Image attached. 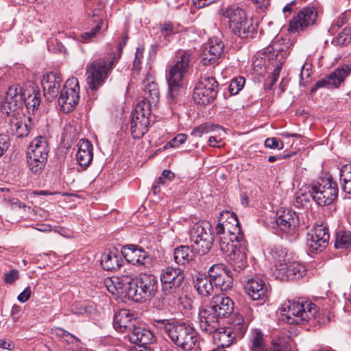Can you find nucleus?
Wrapping results in <instances>:
<instances>
[{
	"mask_svg": "<svg viewBox=\"0 0 351 351\" xmlns=\"http://www.w3.org/2000/svg\"><path fill=\"white\" fill-rule=\"evenodd\" d=\"M215 230L218 235L220 250L224 254L239 245L241 241H245L238 219L233 213L221 212Z\"/></svg>",
	"mask_w": 351,
	"mask_h": 351,
	"instance_id": "f257e3e1",
	"label": "nucleus"
},
{
	"mask_svg": "<svg viewBox=\"0 0 351 351\" xmlns=\"http://www.w3.org/2000/svg\"><path fill=\"white\" fill-rule=\"evenodd\" d=\"M40 102V93L36 89L34 84L25 88L19 85L11 86L1 105V111L3 114L9 115L11 112L15 113L19 108L25 104L29 110L34 111Z\"/></svg>",
	"mask_w": 351,
	"mask_h": 351,
	"instance_id": "f03ea898",
	"label": "nucleus"
},
{
	"mask_svg": "<svg viewBox=\"0 0 351 351\" xmlns=\"http://www.w3.org/2000/svg\"><path fill=\"white\" fill-rule=\"evenodd\" d=\"M192 55L189 52L183 53L172 66L167 80L168 83L167 101L171 109L175 108L177 104L181 101V94L183 89V78L190 66Z\"/></svg>",
	"mask_w": 351,
	"mask_h": 351,
	"instance_id": "7ed1b4c3",
	"label": "nucleus"
},
{
	"mask_svg": "<svg viewBox=\"0 0 351 351\" xmlns=\"http://www.w3.org/2000/svg\"><path fill=\"white\" fill-rule=\"evenodd\" d=\"M154 326L164 329L170 339L184 350H191L196 344L197 332L189 325L172 319H154Z\"/></svg>",
	"mask_w": 351,
	"mask_h": 351,
	"instance_id": "20e7f679",
	"label": "nucleus"
},
{
	"mask_svg": "<svg viewBox=\"0 0 351 351\" xmlns=\"http://www.w3.org/2000/svg\"><path fill=\"white\" fill-rule=\"evenodd\" d=\"M281 313L288 324H302L315 317L316 305L313 303L303 304L288 300L282 304Z\"/></svg>",
	"mask_w": 351,
	"mask_h": 351,
	"instance_id": "39448f33",
	"label": "nucleus"
},
{
	"mask_svg": "<svg viewBox=\"0 0 351 351\" xmlns=\"http://www.w3.org/2000/svg\"><path fill=\"white\" fill-rule=\"evenodd\" d=\"M211 226L206 221H199L193 224L189 232L191 247L198 254H206L212 247L213 237Z\"/></svg>",
	"mask_w": 351,
	"mask_h": 351,
	"instance_id": "423d86ee",
	"label": "nucleus"
},
{
	"mask_svg": "<svg viewBox=\"0 0 351 351\" xmlns=\"http://www.w3.org/2000/svg\"><path fill=\"white\" fill-rule=\"evenodd\" d=\"M114 64V58H103L86 66L87 83L92 90H97L103 84L110 73Z\"/></svg>",
	"mask_w": 351,
	"mask_h": 351,
	"instance_id": "0eeeda50",
	"label": "nucleus"
},
{
	"mask_svg": "<svg viewBox=\"0 0 351 351\" xmlns=\"http://www.w3.org/2000/svg\"><path fill=\"white\" fill-rule=\"evenodd\" d=\"M218 93V82L210 75H204L196 84L193 99L198 105L206 106L213 103Z\"/></svg>",
	"mask_w": 351,
	"mask_h": 351,
	"instance_id": "6e6552de",
	"label": "nucleus"
},
{
	"mask_svg": "<svg viewBox=\"0 0 351 351\" xmlns=\"http://www.w3.org/2000/svg\"><path fill=\"white\" fill-rule=\"evenodd\" d=\"M312 193L314 194V201L319 206H324L331 204L338 195L337 184L331 178L322 180L311 186Z\"/></svg>",
	"mask_w": 351,
	"mask_h": 351,
	"instance_id": "1a4fd4ad",
	"label": "nucleus"
},
{
	"mask_svg": "<svg viewBox=\"0 0 351 351\" xmlns=\"http://www.w3.org/2000/svg\"><path fill=\"white\" fill-rule=\"evenodd\" d=\"M80 85L76 77L66 80L58 98V104L65 112H71L79 101Z\"/></svg>",
	"mask_w": 351,
	"mask_h": 351,
	"instance_id": "9d476101",
	"label": "nucleus"
},
{
	"mask_svg": "<svg viewBox=\"0 0 351 351\" xmlns=\"http://www.w3.org/2000/svg\"><path fill=\"white\" fill-rule=\"evenodd\" d=\"M330 234L324 224H316L306 234V245L310 252L319 253L328 245Z\"/></svg>",
	"mask_w": 351,
	"mask_h": 351,
	"instance_id": "9b49d317",
	"label": "nucleus"
},
{
	"mask_svg": "<svg viewBox=\"0 0 351 351\" xmlns=\"http://www.w3.org/2000/svg\"><path fill=\"white\" fill-rule=\"evenodd\" d=\"M125 259L133 265L150 268L154 265V258L142 247L136 245H126L121 249Z\"/></svg>",
	"mask_w": 351,
	"mask_h": 351,
	"instance_id": "f8f14e48",
	"label": "nucleus"
},
{
	"mask_svg": "<svg viewBox=\"0 0 351 351\" xmlns=\"http://www.w3.org/2000/svg\"><path fill=\"white\" fill-rule=\"evenodd\" d=\"M317 16V11L314 5L304 7L290 21L288 29L293 33L303 32L315 24Z\"/></svg>",
	"mask_w": 351,
	"mask_h": 351,
	"instance_id": "ddd939ff",
	"label": "nucleus"
},
{
	"mask_svg": "<svg viewBox=\"0 0 351 351\" xmlns=\"http://www.w3.org/2000/svg\"><path fill=\"white\" fill-rule=\"evenodd\" d=\"M184 279V274L181 269L172 267H166L160 274L162 291L166 295L176 293Z\"/></svg>",
	"mask_w": 351,
	"mask_h": 351,
	"instance_id": "4468645a",
	"label": "nucleus"
},
{
	"mask_svg": "<svg viewBox=\"0 0 351 351\" xmlns=\"http://www.w3.org/2000/svg\"><path fill=\"white\" fill-rule=\"evenodd\" d=\"M213 285L221 291H227L233 285V272L223 264L213 265L208 270Z\"/></svg>",
	"mask_w": 351,
	"mask_h": 351,
	"instance_id": "2eb2a0df",
	"label": "nucleus"
},
{
	"mask_svg": "<svg viewBox=\"0 0 351 351\" xmlns=\"http://www.w3.org/2000/svg\"><path fill=\"white\" fill-rule=\"evenodd\" d=\"M224 45L218 38L208 40L204 45L201 54V62L204 65L217 64L223 52Z\"/></svg>",
	"mask_w": 351,
	"mask_h": 351,
	"instance_id": "dca6fc26",
	"label": "nucleus"
},
{
	"mask_svg": "<svg viewBox=\"0 0 351 351\" xmlns=\"http://www.w3.org/2000/svg\"><path fill=\"white\" fill-rule=\"evenodd\" d=\"M246 241H241L239 245L225 254L235 275L240 274L247 267Z\"/></svg>",
	"mask_w": 351,
	"mask_h": 351,
	"instance_id": "f3484780",
	"label": "nucleus"
},
{
	"mask_svg": "<svg viewBox=\"0 0 351 351\" xmlns=\"http://www.w3.org/2000/svg\"><path fill=\"white\" fill-rule=\"evenodd\" d=\"M198 318L201 330L210 335L219 330L220 320L222 319L218 317L216 311L208 305H205L199 309Z\"/></svg>",
	"mask_w": 351,
	"mask_h": 351,
	"instance_id": "a211bd4d",
	"label": "nucleus"
},
{
	"mask_svg": "<svg viewBox=\"0 0 351 351\" xmlns=\"http://www.w3.org/2000/svg\"><path fill=\"white\" fill-rule=\"evenodd\" d=\"M280 41L276 40L272 47H269L267 49V56L271 64L275 68L273 72L274 79L272 82H276L282 66L285 62L288 55L287 47L286 48L280 47Z\"/></svg>",
	"mask_w": 351,
	"mask_h": 351,
	"instance_id": "6ab92c4d",
	"label": "nucleus"
},
{
	"mask_svg": "<svg viewBox=\"0 0 351 351\" xmlns=\"http://www.w3.org/2000/svg\"><path fill=\"white\" fill-rule=\"evenodd\" d=\"M276 223L282 232L293 237L298 231V217L295 212L285 210L277 213Z\"/></svg>",
	"mask_w": 351,
	"mask_h": 351,
	"instance_id": "aec40b11",
	"label": "nucleus"
},
{
	"mask_svg": "<svg viewBox=\"0 0 351 351\" xmlns=\"http://www.w3.org/2000/svg\"><path fill=\"white\" fill-rule=\"evenodd\" d=\"M305 271L304 267L297 261H288L277 265L276 270V278L281 280H294L302 276Z\"/></svg>",
	"mask_w": 351,
	"mask_h": 351,
	"instance_id": "412c9836",
	"label": "nucleus"
},
{
	"mask_svg": "<svg viewBox=\"0 0 351 351\" xmlns=\"http://www.w3.org/2000/svg\"><path fill=\"white\" fill-rule=\"evenodd\" d=\"M350 73L351 67L348 64H344L341 68L336 69L326 78L317 81L311 91L313 92L317 88L325 87L326 86H332L335 88H337L342 82H344Z\"/></svg>",
	"mask_w": 351,
	"mask_h": 351,
	"instance_id": "4be33fe9",
	"label": "nucleus"
},
{
	"mask_svg": "<svg viewBox=\"0 0 351 351\" xmlns=\"http://www.w3.org/2000/svg\"><path fill=\"white\" fill-rule=\"evenodd\" d=\"M245 290L253 300H263L267 295V287L265 281L258 276L247 279Z\"/></svg>",
	"mask_w": 351,
	"mask_h": 351,
	"instance_id": "5701e85b",
	"label": "nucleus"
},
{
	"mask_svg": "<svg viewBox=\"0 0 351 351\" xmlns=\"http://www.w3.org/2000/svg\"><path fill=\"white\" fill-rule=\"evenodd\" d=\"M207 305L216 311L218 317L222 319L229 316L234 310L233 301L224 294L214 296Z\"/></svg>",
	"mask_w": 351,
	"mask_h": 351,
	"instance_id": "b1692460",
	"label": "nucleus"
},
{
	"mask_svg": "<svg viewBox=\"0 0 351 351\" xmlns=\"http://www.w3.org/2000/svg\"><path fill=\"white\" fill-rule=\"evenodd\" d=\"M134 315L129 310L122 309L114 316L113 326L121 332H128L132 329L134 324H132Z\"/></svg>",
	"mask_w": 351,
	"mask_h": 351,
	"instance_id": "393cba45",
	"label": "nucleus"
},
{
	"mask_svg": "<svg viewBox=\"0 0 351 351\" xmlns=\"http://www.w3.org/2000/svg\"><path fill=\"white\" fill-rule=\"evenodd\" d=\"M62 79L57 73H50L43 76L42 86L45 94L47 93L51 98L57 97L60 88Z\"/></svg>",
	"mask_w": 351,
	"mask_h": 351,
	"instance_id": "a878e982",
	"label": "nucleus"
},
{
	"mask_svg": "<svg viewBox=\"0 0 351 351\" xmlns=\"http://www.w3.org/2000/svg\"><path fill=\"white\" fill-rule=\"evenodd\" d=\"M221 14L228 19V26L232 30L247 17L245 12L234 5L222 8Z\"/></svg>",
	"mask_w": 351,
	"mask_h": 351,
	"instance_id": "bb28decb",
	"label": "nucleus"
},
{
	"mask_svg": "<svg viewBox=\"0 0 351 351\" xmlns=\"http://www.w3.org/2000/svg\"><path fill=\"white\" fill-rule=\"evenodd\" d=\"M136 280L145 295H147L148 300L156 295L158 292V282L155 276L142 274L136 278Z\"/></svg>",
	"mask_w": 351,
	"mask_h": 351,
	"instance_id": "cd10ccee",
	"label": "nucleus"
},
{
	"mask_svg": "<svg viewBox=\"0 0 351 351\" xmlns=\"http://www.w3.org/2000/svg\"><path fill=\"white\" fill-rule=\"evenodd\" d=\"M93 146L88 140L82 139L78 144V150L76 154V159L78 164L86 168L93 160Z\"/></svg>",
	"mask_w": 351,
	"mask_h": 351,
	"instance_id": "c85d7f7f",
	"label": "nucleus"
},
{
	"mask_svg": "<svg viewBox=\"0 0 351 351\" xmlns=\"http://www.w3.org/2000/svg\"><path fill=\"white\" fill-rule=\"evenodd\" d=\"M128 336L131 343L141 346L151 343L154 339L150 330L135 326L129 332Z\"/></svg>",
	"mask_w": 351,
	"mask_h": 351,
	"instance_id": "c756f323",
	"label": "nucleus"
},
{
	"mask_svg": "<svg viewBox=\"0 0 351 351\" xmlns=\"http://www.w3.org/2000/svg\"><path fill=\"white\" fill-rule=\"evenodd\" d=\"M49 151V144L46 138L38 136L31 142L27 154L47 160Z\"/></svg>",
	"mask_w": 351,
	"mask_h": 351,
	"instance_id": "7c9ffc66",
	"label": "nucleus"
},
{
	"mask_svg": "<svg viewBox=\"0 0 351 351\" xmlns=\"http://www.w3.org/2000/svg\"><path fill=\"white\" fill-rule=\"evenodd\" d=\"M19 112H11L9 115L10 125L12 132L19 138L27 136L29 133V128L25 122L23 121L22 117H19Z\"/></svg>",
	"mask_w": 351,
	"mask_h": 351,
	"instance_id": "2f4dec72",
	"label": "nucleus"
},
{
	"mask_svg": "<svg viewBox=\"0 0 351 351\" xmlns=\"http://www.w3.org/2000/svg\"><path fill=\"white\" fill-rule=\"evenodd\" d=\"M239 25L235 27L232 32L242 39H250L256 34V25H254L252 19L246 17Z\"/></svg>",
	"mask_w": 351,
	"mask_h": 351,
	"instance_id": "473e14b6",
	"label": "nucleus"
},
{
	"mask_svg": "<svg viewBox=\"0 0 351 351\" xmlns=\"http://www.w3.org/2000/svg\"><path fill=\"white\" fill-rule=\"evenodd\" d=\"M233 332L231 328H220L219 326V330L211 333V335H213L215 343L221 347V349H224V348H228L232 344L234 339L232 337Z\"/></svg>",
	"mask_w": 351,
	"mask_h": 351,
	"instance_id": "72a5a7b5",
	"label": "nucleus"
},
{
	"mask_svg": "<svg viewBox=\"0 0 351 351\" xmlns=\"http://www.w3.org/2000/svg\"><path fill=\"white\" fill-rule=\"evenodd\" d=\"M144 97L145 99H149L154 105L156 104L159 99V90L156 83L153 80L152 77L147 74L143 80Z\"/></svg>",
	"mask_w": 351,
	"mask_h": 351,
	"instance_id": "f704fd0d",
	"label": "nucleus"
},
{
	"mask_svg": "<svg viewBox=\"0 0 351 351\" xmlns=\"http://www.w3.org/2000/svg\"><path fill=\"white\" fill-rule=\"evenodd\" d=\"M197 254L193 247L181 245L174 250V260L178 265H184L193 260L195 254Z\"/></svg>",
	"mask_w": 351,
	"mask_h": 351,
	"instance_id": "c9c22d12",
	"label": "nucleus"
},
{
	"mask_svg": "<svg viewBox=\"0 0 351 351\" xmlns=\"http://www.w3.org/2000/svg\"><path fill=\"white\" fill-rule=\"evenodd\" d=\"M195 287L199 295L204 297L210 295L214 291V285L210 276L198 274L196 277Z\"/></svg>",
	"mask_w": 351,
	"mask_h": 351,
	"instance_id": "e433bc0d",
	"label": "nucleus"
},
{
	"mask_svg": "<svg viewBox=\"0 0 351 351\" xmlns=\"http://www.w3.org/2000/svg\"><path fill=\"white\" fill-rule=\"evenodd\" d=\"M121 259L112 252H105L100 260L101 267L106 271H114L121 265Z\"/></svg>",
	"mask_w": 351,
	"mask_h": 351,
	"instance_id": "4c0bfd02",
	"label": "nucleus"
},
{
	"mask_svg": "<svg viewBox=\"0 0 351 351\" xmlns=\"http://www.w3.org/2000/svg\"><path fill=\"white\" fill-rule=\"evenodd\" d=\"M251 351H268L263 333L259 330H254L250 337Z\"/></svg>",
	"mask_w": 351,
	"mask_h": 351,
	"instance_id": "58836bf2",
	"label": "nucleus"
},
{
	"mask_svg": "<svg viewBox=\"0 0 351 351\" xmlns=\"http://www.w3.org/2000/svg\"><path fill=\"white\" fill-rule=\"evenodd\" d=\"M268 258L275 263L276 270L277 265L286 262L287 250L280 245H274L268 248Z\"/></svg>",
	"mask_w": 351,
	"mask_h": 351,
	"instance_id": "ea45409f",
	"label": "nucleus"
},
{
	"mask_svg": "<svg viewBox=\"0 0 351 351\" xmlns=\"http://www.w3.org/2000/svg\"><path fill=\"white\" fill-rule=\"evenodd\" d=\"M340 184L341 190L351 195V163L343 165L340 169Z\"/></svg>",
	"mask_w": 351,
	"mask_h": 351,
	"instance_id": "a19ab883",
	"label": "nucleus"
},
{
	"mask_svg": "<svg viewBox=\"0 0 351 351\" xmlns=\"http://www.w3.org/2000/svg\"><path fill=\"white\" fill-rule=\"evenodd\" d=\"M128 298L136 302H142L148 300L147 295H145L142 288L139 286L136 279H132L130 287L128 289Z\"/></svg>",
	"mask_w": 351,
	"mask_h": 351,
	"instance_id": "79ce46f5",
	"label": "nucleus"
},
{
	"mask_svg": "<svg viewBox=\"0 0 351 351\" xmlns=\"http://www.w3.org/2000/svg\"><path fill=\"white\" fill-rule=\"evenodd\" d=\"M311 190V186H308L305 189H301L295 194V204L297 207L300 208L307 206L311 199L314 200V194Z\"/></svg>",
	"mask_w": 351,
	"mask_h": 351,
	"instance_id": "37998d69",
	"label": "nucleus"
},
{
	"mask_svg": "<svg viewBox=\"0 0 351 351\" xmlns=\"http://www.w3.org/2000/svg\"><path fill=\"white\" fill-rule=\"evenodd\" d=\"M47 159L36 157L35 155L27 154V161L29 171L37 175H40L44 170Z\"/></svg>",
	"mask_w": 351,
	"mask_h": 351,
	"instance_id": "c03bdc74",
	"label": "nucleus"
},
{
	"mask_svg": "<svg viewBox=\"0 0 351 351\" xmlns=\"http://www.w3.org/2000/svg\"><path fill=\"white\" fill-rule=\"evenodd\" d=\"M132 279V276L128 274L114 277V284L116 285L119 295L128 297V289L130 287Z\"/></svg>",
	"mask_w": 351,
	"mask_h": 351,
	"instance_id": "a18cd8bd",
	"label": "nucleus"
},
{
	"mask_svg": "<svg viewBox=\"0 0 351 351\" xmlns=\"http://www.w3.org/2000/svg\"><path fill=\"white\" fill-rule=\"evenodd\" d=\"M149 122L143 119L142 122L131 121V134L134 138H141L148 130Z\"/></svg>",
	"mask_w": 351,
	"mask_h": 351,
	"instance_id": "49530a36",
	"label": "nucleus"
},
{
	"mask_svg": "<svg viewBox=\"0 0 351 351\" xmlns=\"http://www.w3.org/2000/svg\"><path fill=\"white\" fill-rule=\"evenodd\" d=\"M351 246V232L339 231L337 233L335 247L337 249H347Z\"/></svg>",
	"mask_w": 351,
	"mask_h": 351,
	"instance_id": "de8ad7c7",
	"label": "nucleus"
},
{
	"mask_svg": "<svg viewBox=\"0 0 351 351\" xmlns=\"http://www.w3.org/2000/svg\"><path fill=\"white\" fill-rule=\"evenodd\" d=\"M247 326L243 321V317L238 315L235 317L233 321V328L232 330L234 335L239 338H241L247 330Z\"/></svg>",
	"mask_w": 351,
	"mask_h": 351,
	"instance_id": "09e8293b",
	"label": "nucleus"
},
{
	"mask_svg": "<svg viewBox=\"0 0 351 351\" xmlns=\"http://www.w3.org/2000/svg\"><path fill=\"white\" fill-rule=\"evenodd\" d=\"M351 42V30L344 28L337 37L333 38L332 43L336 46L346 45Z\"/></svg>",
	"mask_w": 351,
	"mask_h": 351,
	"instance_id": "8fccbe9b",
	"label": "nucleus"
},
{
	"mask_svg": "<svg viewBox=\"0 0 351 351\" xmlns=\"http://www.w3.org/2000/svg\"><path fill=\"white\" fill-rule=\"evenodd\" d=\"M152 104L154 105L149 99H144L136 106L134 110L136 111L137 113L145 114V116L149 118L152 114L151 106Z\"/></svg>",
	"mask_w": 351,
	"mask_h": 351,
	"instance_id": "3c124183",
	"label": "nucleus"
},
{
	"mask_svg": "<svg viewBox=\"0 0 351 351\" xmlns=\"http://www.w3.org/2000/svg\"><path fill=\"white\" fill-rule=\"evenodd\" d=\"M102 20H100L99 22L95 25L94 28L92 29L90 32H84L80 35L78 40L82 42L88 43L93 38L95 37L97 34L101 30Z\"/></svg>",
	"mask_w": 351,
	"mask_h": 351,
	"instance_id": "603ef678",
	"label": "nucleus"
},
{
	"mask_svg": "<svg viewBox=\"0 0 351 351\" xmlns=\"http://www.w3.org/2000/svg\"><path fill=\"white\" fill-rule=\"evenodd\" d=\"M216 128H217V125H208L207 123L202 124L195 128L191 134L195 137H201L203 134H208Z\"/></svg>",
	"mask_w": 351,
	"mask_h": 351,
	"instance_id": "864d4df0",
	"label": "nucleus"
},
{
	"mask_svg": "<svg viewBox=\"0 0 351 351\" xmlns=\"http://www.w3.org/2000/svg\"><path fill=\"white\" fill-rule=\"evenodd\" d=\"M245 79L243 77H239L232 80L229 85L228 90L231 95H236L241 90L244 84Z\"/></svg>",
	"mask_w": 351,
	"mask_h": 351,
	"instance_id": "5fc2aeb1",
	"label": "nucleus"
},
{
	"mask_svg": "<svg viewBox=\"0 0 351 351\" xmlns=\"http://www.w3.org/2000/svg\"><path fill=\"white\" fill-rule=\"evenodd\" d=\"M160 34L164 37H168L178 32V30L171 23H164L160 25Z\"/></svg>",
	"mask_w": 351,
	"mask_h": 351,
	"instance_id": "6e6d98bb",
	"label": "nucleus"
},
{
	"mask_svg": "<svg viewBox=\"0 0 351 351\" xmlns=\"http://www.w3.org/2000/svg\"><path fill=\"white\" fill-rule=\"evenodd\" d=\"M265 146L270 149H282L284 147L283 142L275 137L267 138L265 141Z\"/></svg>",
	"mask_w": 351,
	"mask_h": 351,
	"instance_id": "4d7b16f0",
	"label": "nucleus"
},
{
	"mask_svg": "<svg viewBox=\"0 0 351 351\" xmlns=\"http://www.w3.org/2000/svg\"><path fill=\"white\" fill-rule=\"evenodd\" d=\"M347 22L346 16L344 14H341L336 21L331 25L328 29V32L331 34H334L340 27H341Z\"/></svg>",
	"mask_w": 351,
	"mask_h": 351,
	"instance_id": "13d9d810",
	"label": "nucleus"
},
{
	"mask_svg": "<svg viewBox=\"0 0 351 351\" xmlns=\"http://www.w3.org/2000/svg\"><path fill=\"white\" fill-rule=\"evenodd\" d=\"M144 47H138L136 49L135 58L133 62V69L139 71L141 69V65L142 59L143 58Z\"/></svg>",
	"mask_w": 351,
	"mask_h": 351,
	"instance_id": "bf43d9fd",
	"label": "nucleus"
},
{
	"mask_svg": "<svg viewBox=\"0 0 351 351\" xmlns=\"http://www.w3.org/2000/svg\"><path fill=\"white\" fill-rule=\"evenodd\" d=\"M9 147V136L5 134H0V158L6 152Z\"/></svg>",
	"mask_w": 351,
	"mask_h": 351,
	"instance_id": "052dcab7",
	"label": "nucleus"
},
{
	"mask_svg": "<svg viewBox=\"0 0 351 351\" xmlns=\"http://www.w3.org/2000/svg\"><path fill=\"white\" fill-rule=\"evenodd\" d=\"M186 140V135L184 134H178L169 143L168 145L170 147H178L180 145L184 143Z\"/></svg>",
	"mask_w": 351,
	"mask_h": 351,
	"instance_id": "680f3d73",
	"label": "nucleus"
},
{
	"mask_svg": "<svg viewBox=\"0 0 351 351\" xmlns=\"http://www.w3.org/2000/svg\"><path fill=\"white\" fill-rule=\"evenodd\" d=\"M104 283L110 293L113 295H119L116 285L114 284V277L105 279Z\"/></svg>",
	"mask_w": 351,
	"mask_h": 351,
	"instance_id": "e2e57ef3",
	"label": "nucleus"
},
{
	"mask_svg": "<svg viewBox=\"0 0 351 351\" xmlns=\"http://www.w3.org/2000/svg\"><path fill=\"white\" fill-rule=\"evenodd\" d=\"M19 278V271L16 269H12L4 276V280L8 284L13 283Z\"/></svg>",
	"mask_w": 351,
	"mask_h": 351,
	"instance_id": "0e129e2a",
	"label": "nucleus"
},
{
	"mask_svg": "<svg viewBox=\"0 0 351 351\" xmlns=\"http://www.w3.org/2000/svg\"><path fill=\"white\" fill-rule=\"evenodd\" d=\"M272 351H289L287 344L285 341L278 340L272 342Z\"/></svg>",
	"mask_w": 351,
	"mask_h": 351,
	"instance_id": "69168bd1",
	"label": "nucleus"
},
{
	"mask_svg": "<svg viewBox=\"0 0 351 351\" xmlns=\"http://www.w3.org/2000/svg\"><path fill=\"white\" fill-rule=\"evenodd\" d=\"M31 288L30 287H27L23 292H21L19 296H18V300L21 302H25L26 301H27L29 300V298H30V295H31Z\"/></svg>",
	"mask_w": 351,
	"mask_h": 351,
	"instance_id": "338daca9",
	"label": "nucleus"
},
{
	"mask_svg": "<svg viewBox=\"0 0 351 351\" xmlns=\"http://www.w3.org/2000/svg\"><path fill=\"white\" fill-rule=\"evenodd\" d=\"M11 317L14 322H16L21 317V307L18 305H14L11 311Z\"/></svg>",
	"mask_w": 351,
	"mask_h": 351,
	"instance_id": "774afa93",
	"label": "nucleus"
}]
</instances>
